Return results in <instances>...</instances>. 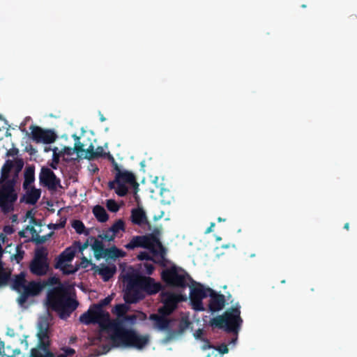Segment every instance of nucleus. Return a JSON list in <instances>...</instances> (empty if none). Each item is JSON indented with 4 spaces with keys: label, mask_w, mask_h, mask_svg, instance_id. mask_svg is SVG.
I'll list each match as a JSON object with an SVG mask.
<instances>
[{
    "label": "nucleus",
    "mask_w": 357,
    "mask_h": 357,
    "mask_svg": "<svg viewBox=\"0 0 357 357\" xmlns=\"http://www.w3.org/2000/svg\"><path fill=\"white\" fill-rule=\"evenodd\" d=\"M92 268L95 270L96 273H98L102 276L105 281H107L111 278L116 271V267L113 264L100 265L98 266H93Z\"/></svg>",
    "instance_id": "nucleus-19"
},
{
    "label": "nucleus",
    "mask_w": 357,
    "mask_h": 357,
    "mask_svg": "<svg viewBox=\"0 0 357 357\" xmlns=\"http://www.w3.org/2000/svg\"><path fill=\"white\" fill-rule=\"evenodd\" d=\"M201 347L203 350H207L206 357H218L221 354H227L229 351L227 346L225 344H222L217 349L208 345V343L205 342H202Z\"/></svg>",
    "instance_id": "nucleus-18"
},
{
    "label": "nucleus",
    "mask_w": 357,
    "mask_h": 357,
    "mask_svg": "<svg viewBox=\"0 0 357 357\" xmlns=\"http://www.w3.org/2000/svg\"><path fill=\"white\" fill-rule=\"evenodd\" d=\"M31 138L38 143L51 144L56 139L55 133L50 130H43L38 126H31Z\"/></svg>",
    "instance_id": "nucleus-16"
},
{
    "label": "nucleus",
    "mask_w": 357,
    "mask_h": 357,
    "mask_svg": "<svg viewBox=\"0 0 357 357\" xmlns=\"http://www.w3.org/2000/svg\"><path fill=\"white\" fill-rule=\"evenodd\" d=\"M203 334H204L203 331L201 329H199L197 331H195V333H194V337L196 339H201L203 336Z\"/></svg>",
    "instance_id": "nucleus-39"
},
{
    "label": "nucleus",
    "mask_w": 357,
    "mask_h": 357,
    "mask_svg": "<svg viewBox=\"0 0 357 357\" xmlns=\"http://www.w3.org/2000/svg\"><path fill=\"white\" fill-rule=\"evenodd\" d=\"M215 227V223H211V226L206 229V233H210L213 231V227Z\"/></svg>",
    "instance_id": "nucleus-43"
},
{
    "label": "nucleus",
    "mask_w": 357,
    "mask_h": 357,
    "mask_svg": "<svg viewBox=\"0 0 357 357\" xmlns=\"http://www.w3.org/2000/svg\"><path fill=\"white\" fill-rule=\"evenodd\" d=\"M128 310V306L124 304H119L114 307L113 313L118 317H121L126 313Z\"/></svg>",
    "instance_id": "nucleus-31"
},
{
    "label": "nucleus",
    "mask_w": 357,
    "mask_h": 357,
    "mask_svg": "<svg viewBox=\"0 0 357 357\" xmlns=\"http://www.w3.org/2000/svg\"><path fill=\"white\" fill-rule=\"evenodd\" d=\"M72 227L75 229L77 233L78 234H87L86 229L84 225V224L79 220H73L72 222Z\"/></svg>",
    "instance_id": "nucleus-29"
},
{
    "label": "nucleus",
    "mask_w": 357,
    "mask_h": 357,
    "mask_svg": "<svg viewBox=\"0 0 357 357\" xmlns=\"http://www.w3.org/2000/svg\"><path fill=\"white\" fill-rule=\"evenodd\" d=\"M99 237L102 240L111 241H113L116 236L109 228V229L104 231L101 234H100Z\"/></svg>",
    "instance_id": "nucleus-32"
},
{
    "label": "nucleus",
    "mask_w": 357,
    "mask_h": 357,
    "mask_svg": "<svg viewBox=\"0 0 357 357\" xmlns=\"http://www.w3.org/2000/svg\"><path fill=\"white\" fill-rule=\"evenodd\" d=\"M218 241H220V237H217L216 238Z\"/></svg>",
    "instance_id": "nucleus-50"
},
{
    "label": "nucleus",
    "mask_w": 357,
    "mask_h": 357,
    "mask_svg": "<svg viewBox=\"0 0 357 357\" xmlns=\"http://www.w3.org/2000/svg\"><path fill=\"white\" fill-rule=\"evenodd\" d=\"M161 274L163 280L170 285L184 287L188 284V277L185 272L175 266L164 270Z\"/></svg>",
    "instance_id": "nucleus-14"
},
{
    "label": "nucleus",
    "mask_w": 357,
    "mask_h": 357,
    "mask_svg": "<svg viewBox=\"0 0 357 357\" xmlns=\"http://www.w3.org/2000/svg\"><path fill=\"white\" fill-rule=\"evenodd\" d=\"M50 319L51 317L48 312L40 317L37 327V337L38 346L40 348L38 349H32L30 357H55L45 349L46 346L49 344V325ZM73 349H67L57 357H66L73 355Z\"/></svg>",
    "instance_id": "nucleus-7"
},
{
    "label": "nucleus",
    "mask_w": 357,
    "mask_h": 357,
    "mask_svg": "<svg viewBox=\"0 0 357 357\" xmlns=\"http://www.w3.org/2000/svg\"><path fill=\"white\" fill-rule=\"evenodd\" d=\"M73 137L75 140L74 148L67 146L65 144L59 143L54 146L49 145L45 146V152L46 153L51 152L52 156L71 155L74 153H77V155L91 154L92 151L94 150V146L90 142H89V143L81 142L80 137L76 135H73Z\"/></svg>",
    "instance_id": "nucleus-8"
},
{
    "label": "nucleus",
    "mask_w": 357,
    "mask_h": 357,
    "mask_svg": "<svg viewBox=\"0 0 357 357\" xmlns=\"http://www.w3.org/2000/svg\"><path fill=\"white\" fill-rule=\"evenodd\" d=\"M236 341V339H235L234 340H233V341H232V342L234 343V344H235Z\"/></svg>",
    "instance_id": "nucleus-48"
},
{
    "label": "nucleus",
    "mask_w": 357,
    "mask_h": 357,
    "mask_svg": "<svg viewBox=\"0 0 357 357\" xmlns=\"http://www.w3.org/2000/svg\"><path fill=\"white\" fill-rule=\"evenodd\" d=\"M7 333V335H8L13 336V337H14V336H15V332H14V330H13V329H11V328H8V329L7 330V333Z\"/></svg>",
    "instance_id": "nucleus-42"
},
{
    "label": "nucleus",
    "mask_w": 357,
    "mask_h": 357,
    "mask_svg": "<svg viewBox=\"0 0 357 357\" xmlns=\"http://www.w3.org/2000/svg\"><path fill=\"white\" fill-rule=\"evenodd\" d=\"M14 250L15 252L11 255L10 259L12 261L15 260L17 263H19L23 258L24 251L22 250V247L20 245L15 247Z\"/></svg>",
    "instance_id": "nucleus-28"
},
{
    "label": "nucleus",
    "mask_w": 357,
    "mask_h": 357,
    "mask_svg": "<svg viewBox=\"0 0 357 357\" xmlns=\"http://www.w3.org/2000/svg\"><path fill=\"white\" fill-rule=\"evenodd\" d=\"M3 231L6 234H10L14 231V229L11 226H6L4 227Z\"/></svg>",
    "instance_id": "nucleus-40"
},
{
    "label": "nucleus",
    "mask_w": 357,
    "mask_h": 357,
    "mask_svg": "<svg viewBox=\"0 0 357 357\" xmlns=\"http://www.w3.org/2000/svg\"><path fill=\"white\" fill-rule=\"evenodd\" d=\"M87 247L86 243L82 245L79 242H75L56 257L55 267L64 274L75 273L78 270V265L73 264L75 256L78 250L82 252Z\"/></svg>",
    "instance_id": "nucleus-9"
},
{
    "label": "nucleus",
    "mask_w": 357,
    "mask_h": 357,
    "mask_svg": "<svg viewBox=\"0 0 357 357\" xmlns=\"http://www.w3.org/2000/svg\"><path fill=\"white\" fill-rule=\"evenodd\" d=\"M93 213L99 222H105L108 220L109 217L105 209L100 206H94Z\"/></svg>",
    "instance_id": "nucleus-24"
},
{
    "label": "nucleus",
    "mask_w": 357,
    "mask_h": 357,
    "mask_svg": "<svg viewBox=\"0 0 357 357\" xmlns=\"http://www.w3.org/2000/svg\"><path fill=\"white\" fill-rule=\"evenodd\" d=\"M220 357H221V356H220Z\"/></svg>",
    "instance_id": "nucleus-51"
},
{
    "label": "nucleus",
    "mask_w": 357,
    "mask_h": 357,
    "mask_svg": "<svg viewBox=\"0 0 357 357\" xmlns=\"http://www.w3.org/2000/svg\"><path fill=\"white\" fill-rule=\"evenodd\" d=\"M47 252L44 248L36 251L34 258L30 264V271L35 275H45L48 271Z\"/></svg>",
    "instance_id": "nucleus-15"
},
{
    "label": "nucleus",
    "mask_w": 357,
    "mask_h": 357,
    "mask_svg": "<svg viewBox=\"0 0 357 357\" xmlns=\"http://www.w3.org/2000/svg\"><path fill=\"white\" fill-rule=\"evenodd\" d=\"M344 229L349 230V222H347L344 224Z\"/></svg>",
    "instance_id": "nucleus-45"
},
{
    "label": "nucleus",
    "mask_w": 357,
    "mask_h": 357,
    "mask_svg": "<svg viewBox=\"0 0 357 357\" xmlns=\"http://www.w3.org/2000/svg\"><path fill=\"white\" fill-rule=\"evenodd\" d=\"M24 189L26 190V192L23 197L24 202L31 204L37 202L40 197V190L39 189L32 188L31 186L27 187V188Z\"/></svg>",
    "instance_id": "nucleus-20"
},
{
    "label": "nucleus",
    "mask_w": 357,
    "mask_h": 357,
    "mask_svg": "<svg viewBox=\"0 0 357 357\" xmlns=\"http://www.w3.org/2000/svg\"><path fill=\"white\" fill-rule=\"evenodd\" d=\"M52 167L53 168H56V167L54 166V163L52 165Z\"/></svg>",
    "instance_id": "nucleus-49"
},
{
    "label": "nucleus",
    "mask_w": 357,
    "mask_h": 357,
    "mask_svg": "<svg viewBox=\"0 0 357 357\" xmlns=\"http://www.w3.org/2000/svg\"><path fill=\"white\" fill-rule=\"evenodd\" d=\"M33 181L34 169L31 167H27L24 172V188H27V187H30V185L33 182Z\"/></svg>",
    "instance_id": "nucleus-25"
},
{
    "label": "nucleus",
    "mask_w": 357,
    "mask_h": 357,
    "mask_svg": "<svg viewBox=\"0 0 357 357\" xmlns=\"http://www.w3.org/2000/svg\"><path fill=\"white\" fill-rule=\"evenodd\" d=\"M138 259H140V260H144V259H151L152 257L149 255V254H148L147 252H141L140 254H139L138 255Z\"/></svg>",
    "instance_id": "nucleus-37"
},
{
    "label": "nucleus",
    "mask_w": 357,
    "mask_h": 357,
    "mask_svg": "<svg viewBox=\"0 0 357 357\" xmlns=\"http://www.w3.org/2000/svg\"><path fill=\"white\" fill-rule=\"evenodd\" d=\"M158 188V192L162 197L161 202L165 204H170L174 199L172 193L164 186L160 185Z\"/></svg>",
    "instance_id": "nucleus-23"
},
{
    "label": "nucleus",
    "mask_w": 357,
    "mask_h": 357,
    "mask_svg": "<svg viewBox=\"0 0 357 357\" xmlns=\"http://www.w3.org/2000/svg\"><path fill=\"white\" fill-rule=\"evenodd\" d=\"M127 249L132 250L136 248H144L149 250L153 257L159 255L163 257L164 251L159 240L154 236H135L125 245Z\"/></svg>",
    "instance_id": "nucleus-12"
},
{
    "label": "nucleus",
    "mask_w": 357,
    "mask_h": 357,
    "mask_svg": "<svg viewBox=\"0 0 357 357\" xmlns=\"http://www.w3.org/2000/svg\"><path fill=\"white\" fill-rule=\"evenodd\" d=\"M112 158L115 166L116 175L114 181L109 183V186L114 189L118 195L122 197L126 195L129 186L135 184V178L132 173L120 168L114 163V158Z\"/></svg>",
    "instance_id": "nucleus-11"
},
{
    "label": "nucleus",
    "mask_w": 357,
    "mask_h": 357,
    "mask_svg": "<svg viewBox=\"0 0 357 357\" xmlns=\"http://www.w3.org/2000/svg\"><path fill=\"white\" fill-rule=\"evenodd\" d=\"M24 166L23 161L18 158L6 160L1 168L0 177V206L4 211H8L17 199L14 185L17 181L18 174Z\"/></svg>",
    "instance_id": "nucleus-3"
},
{
    "label": "nucleus",
    "mask_w": 357,
    "mask_h": 357,
    "mask_svg": "<svg viewBox=\"0 0 357 357\" xmlns=\"http://www.w3.org/2000/svg\"><path fill=\"white\" fill-rule=\"evenodd\" d=\"M115 236H117L121 231H123L125 229L124 222L121 220H119L114 223L110 227Z\"/></svg>",
    "instance_id": "nucleus-27"
},
{
    "label": "nucleus",
    "mask_w": 357,
    "mask_h": 357,
    "mask_svg": "<svg viewBox=\"0 0 357 357\" xmlns=\"http://www.w3.org/2000/svg\"><path fill=\"white\" fill-rule=\"evenodd\" d=\"M92 249L94 251L95 257L97 259L107 257V250L104 249V246L101 241L95 240L92 244Z\"/></svg>",
    "instance_id": "nucleus-22"
},
{
    "label": "nucleus",
    "mask_w": 357,
    "mask_h": 357,
    "mask_svg": "<svg viewBox=\"0 0 357 357\" xmlns=\"http://www.w3.org/2000/svg\"><path fill=\"white\" fill-rule=\"evenodd\" d=\"M49 284L58 286L48 294L47 305L48 307L57 312L61 319H66L77 305V302L70 295L72 287L60 284L55 277L49 280Z\"/></svg>",
    "instance_id": "nucleus-4"
},
{
    "label": "nucleus",
    "mask_w": 357,
    "mask_h": 357,
    "mask_svg": "<svg viewBox=\"0 0 357 357\" xmlns=\"http://www.w3.org/2000/svg\"><path fill=\"white\" fill-rule=\"evenodd\" d=\"M185 299H186V297L182 295L162 293L161 300L163 306L159 308L158 314L150 316V319L152 321L155 328L159 331H170L169 340L175 338L176 335L181 334L189 325L188 317L187 315L183 316L178 323L168 317L176 308V303Z\"/></svg>",
    "instance_id": "nucleus-2"
},
{
    "label": "nucleus",
    "mask_w": 357,
    "mask_h": 357,
    "mask_svg": "<svg viewBox=\"0 0 357 357\" xmlns=\"http://www.w3.org/2000/svg\"><path fill=\"white\" fill-rule=\"evenodd\" d=\"M106 206L112 212H116L119 209V205L113 199L107 200Z\"/></svg>",
    "instance_id": "nucleus-33"
},
{
    "label": "nucleus",
    "mask_w": 357,
    "mask_h": 357,
    "mask_svg": "<svg viewBox=\"0 0 357 357\" xmlns=\"http://www.w3.org/2000/svg\"><path fill=\"white\" fill-rule=\"evenodd\" d=\"M39 178L40 183L49 188H55L59 184V180L54 174L46 167L41 169Z\"/></svg>",
    "instance_id": "nucleus-17"
},
{
    "label": "nucleus",
    "mask_w": 357,
    "mask_h": 357,
    "mask_svg": "<svg viewBox=\"0 0 357 357\" xmlns=\"http://www.w3.org/2000/svg\"><path fill=\"white\" fill-rule=\"evenodd\" d=\"M33 215L34 213L32 211H27L24 221L28 222L29 225L26 226V230L32 231L33 229Z\"/></svg>",
    "instance_id": "nucleus-30"
},
{
    "label": "nucleus",
    "mask_w": 357,
    "mask_h": 357,
    "mask_svg": "<svg viewBox=\"0 0 357 357\" xmlns=\"http://www.w3.org/2000/svg\"><path fill=\"white\" fill-rule=\"evenodd\" d=\"M112 300L109 296L100 301L98 305L91 307L79 317V321L85 324L97 323L101 328V335L109 337L116 347H130L137 349H143L149 342V337L142 335L131 329H125L116 321L109 320V314L102 307L108 305Z\"/></svg>",
    "instance_id": "nucleus-1"
},
{
    "label": "nucleus",
    "mask_w": 357,
    "mask_h": 357,
    "mask_svg": "<svg viewBox=\"0 0 357 357\" xmlns=\"http://www.w3.org/2000/svg\"><path fill=\"white\" fill-rule=\"evenodd\" d=\"M218 220L219 222L223 221V220L221 218H219Z\"/></svg>",
    "instance_id": "nucleus-47"
},
{
    "label": "nucleus",
    "mask_w": 357,
    "mask_h": 357,
    "mask_svg": "<svg viewBox=\"0 0 357 357\" xmlns=\"http://www.w3.org/2000/svg\"><path fill=\"white\" fill-rule=\"evenodd\" d=\"M207 296L210 297L209 308L212 312L220 310L225 305V297L218 294L213 289L204 287L200 284L191 288L190 298L192 307L195 310H204L202 300Z\"/></svg>",
    "instance_id": "nucleus-6"
},
{
    "label": "nucleus",
    "mask_w": 357,
    "mask_h": 357,
    "mask_svg": "<svg viewBox=\"0 0 357 357\" xmlns=\"http://www.w3.org/2000/svg\"><path fill=\"white\" fill-rule=\"evenodd\" d=\"M12 286L14 289L21 293L17 302L22 305L26 302L27 297L39 294L45 287V284L40 281L26 282L25 273L22 272L15 276Z\"/></svg>",
    "instance_id": "nucleus-10"
},
{
    "label": "nucleus",
    "mask_w": 357,
    "mask_h": 357,
    "mask_svg": "<svg viewBox=\"0 0 357 357\" xmlns=\"http://www.w3.org/2000/svg\"><path fill=\"white\" fill-rule=\"evenodd\" d=\"M152 182L153 183H154L155 185V187L157 188V190H158V186L160 185H162L163 186V185L162 183H158V178L157 176L154 177L153 179H152Z\"/></svg>",
    "instance_id": "nucleus-41"
},
{
    "label": "nucleus",
    "mask_w": 357,
    "mask_h": 357,
    "mask_svg": "<svg viewBox=\"0 0 357 357\" xmlns=\"http://www.w3.org/2000/svg\"><path fill=\"white\" fill-rule=\"evenodd\" d=\"M144 267L146 268V273L151 274V273L153 271V266H152V264H149V263H145Z\"/></svg>",
    "instance_id": "nucleus-38"
},
{
    "label": "nucleus",
    "mask_w": 357,
    "mask_h": 357,
    "mask_svg": "<svg viewBox=\"0 0 357 357\" xmlns=\"http://www.w3.org/2000/svg\"><path fill=\"white\" fill-rule=\"evenodd\" d=\"M132 220L137 225L146 223L147 219L144 211L141 208L133 209L132 211Z\"/></svg>",
    "instance_id": "nucleus-21"
},
{
    "label": "nucleus",
    "mask_w": 357,
    "mask_h": 357,
    "mask_svg": "<svg viewBox=\"0 0 357 357\" xmlns=\"http://www.w3.org/2000/svg\"><path fill=\"white\" fill-rule=\"evenodd\" d=\"M124 299L128 303H135L143 298L142 290L148 294H155L160 289V283L151 278L142 277L138 273L130 276L124 275Z\"/></svg>",
    "instance_id": "nucleus-5"
},
{
    "label": "nucleus",
    "mask_w": 357,
    "mask_h": 357,
    "mask_svg": "<svg viewBox=\"0 0 357 357\" xmlns=\"http://www.w3.org/2000/svg\"><path fill=\"white\" fill-rule=\"evenodd\" d=\"M12 246L11 245H8L6 248V251L8 252H10V253H12Z\"/></svg>",
    "instance_id": "nucleus-44"
},
{
    "label": "nucleus",
    "mask_w": 357,
    "mask_h": 357,
    "mask_svg": "<svg viewBox=\"0 0 357 357\" xmlns=\"http://www.w3.org/2000/svg\"><path fill=\"white\" fill-rule=\"evenodd\" d=\"M107 147H98L95 151H92L91 156H107Z\"/></svg>",
    "instance_id": "nucleus-34"
},
{
    "label": "nucleus",
    "mask_w": 357,
    "mask_h": 357,
    "mask_svg": "<svg viewBox=\"0 0 357 357\" xmlns=\"http://www.w3.org/2000/svg\"><path fill=\"white\" fill-rule=\"evenodd\" d=\"M106 254L107 257L111 258H119L126 256V252L116 247H112L109 249L107 250Z\"/></svg>",
    "instance_id": "nucleus-26"
},
{
    "label": "nucleus",
    "mask_w": 357,
    "mask_h": 357,
    "mask_svg": "<svg viewBox=\"0 0 357 357\" xmlns=\"http://www.w3.org/2000/svg\"><path fill=\"white\" fill-rule=\"evenodd\" d=\"M77 265H78V268L79 267L86 268L89 267L90 266H92L93 267L94 266L91 264V261L88 260L85 257H83L82 258L81 262Z\"/></svg>",
    "instance_id": "nucleus-35"
},
{
    "label": "nucleus",
    "mask_w": 357,
    "mask_h": 357,
    "mask_svg": "<svg viewBox=\"0 0 357 357\" xmlns=\"http://www.w3.org/2000/svg\"><path fill=\"white\" fill-rule=\"evenodd\" d=\"M241 323V319L238 307L227 310L223 316H219L211 321V326L231 331H236Z\"/></svg>",
    "instance_id": "nucleus-13"
},
{
    "label": "nucleus",
    "mask_w": 357,
    "mask_h": 357,
    "mask_svg": "<svg viewBox=\"0 0 357 357\" xmlns=\"http://www.w3.org/2000/svg\"><path fill=\"white\" fill-rule=\"evenodd\" d=\"M23 338L19 337L18 341L20 342L21 344L24 346V349H27L29 347L28 336L23 335Z\"/></svg>",
    "instance_id": "nucleus-36"
},
{
    "label": "nucleus",
    "mask_w": 357,
    "mask_h": 357,
    "mask_svg": "<svg viewBox=\"0 0 357 357\" xmlns=\"http://www.w3.org/2000/svg\"><path fill=\"white\" fill-rule=\"evenodd\" d=\"M58 159H59V158H55L54 160V163H57L58 162Z\"/></svg>",
    "instance_id": "nucleus-46"
}]
</instances>
